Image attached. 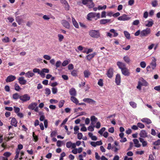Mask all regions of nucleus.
I'll return each mask as SVG.
<instances>
[{
    "instance_id": "obj_44",
    "label": "nucleus",
    "mask_w": 160,
    "mask_h": 160,
    "mask_svg": "<svg viewBox=\"0 0 160 160\" xmlns=\"http://www.w3.org/2000/svg\"><path fill=\"white\" fill-rule=\"evenodd\" d=\"M107 8V6L106 5H104L103 6L100 5H99L98 6V10L105 9Z\"/></svg>"
},
{
    "instance_id": "obj_42",
    "label": "nucleus",
    "mask_w": 160,
    "mask_h": 160,
    "mask_svg": "<svg viewBox=\"0 0 160 160\" xmlns=\"http://www.w3.org/2000/svg\"><path fill=\"white\" fill-rule=\"evenodd\" d=\"M77 71L76 70H73L71 72V75L74 76L76 77L77 76Z\"/></svg>"
},
{
    "instance_id": "obj_19",
    "label": "nucleus",
    "mask_w": 160,
    "mask_h": 160,
    "mask_svg": "<svg viewBox=\"0 0 160 160\" xmlns=\"http://www.w3.org/2000/svg\"><path fill=\"white\" fill-rule=\"evenodd\" d=\"M37 105V104L36 103L33 102L29 105L28 107V108L29 109L33 110Z\"/></svg>"
},
{
    "instance_id": "obj_49",
    "label": "nucleus",
    "mask_w": 160,
    "mask_h": 160,
    "mask_svg": "<svg viewBox=\"0 0 160 160\" xmlns=\"http://www.w3.org/2000/svg\"><path fill=\"white\" fill-rule=\"evenodd\" d=\"M105 129L106 128L104 127L102 128L100 130L98 131V133L102 135L103 132L105 131Z\"/></svg>"
},
{
    "instance_id": "obj_30",
    "label": "nucleus",
    "mask_w": 160,
    "mask_h": 160,
    "mask_svg": "<svg viewBox=\"0 0 160 160\" xmlns=\"http://www.w3.org/2000/svg\"><path fill=\"white\" fill-rule=\"evenodd\" d=\"M140 141L142 143V145L143 147H145L147 146V142L146 141L144 140V139L142 138H139Z\"/></svg>"
},
{
    "instance_id": "obj_56",
    "label": "nucleus",
    "mask_w": 160,
    "mask_h": 160,
    "mask_svg": "<svg viewBox=\"0 0 160 160\" xmlns=\"http://www.w3.org/2000/svg\"><path fill=\"white\" fill-rule=\"evenodd\" d=\"M11 154V153L9 152H6L3 154V155L8 158L9 157Z\"/></svg>"
},
{
    "instance_id": "obj_13",
    "label": "nucleus",
    "mask_w": 160,
    "mask_h": 160,
    "mask_svg": "<svg viewBox=\"0 0 160 160\" xmlns=\"http://www.w3.org/2000/svg\"><path fill=\"white\" fill-rule=\"evenodd\" d=\"M18 80L19 83L21 85H25L27 83V81L24 79V78L23 77H19Z\"/></svg>"
},
{
    "instance_id": "obj_46",
    "label": "nucleus",
    "mask_w": 160,
    "mask_h": 160,
    "mask_svg": "<svg viewBox=\"0 0 160 160\" xmlns=\"http://www.w3.org/2000/svg\"><path fill=\"white\" fill-rule=\"evenodd\" d=\"M45 93L47 94V96H48L51 93V91L49 88H46L45 89Z\"/></svg>"
},
{
    "instance_id": "obj_55",
    "label": "nucleus",
    "mask_w": 160,
    "mask_h": 160,
    "mask_svg": "<svg viewBox=\"0 0 160 160\" xmlns=\"http://www.w3.org/2000/svg\"><path fill=\"white\" fill-rule=\"evenodd\" d=\"M52 92L53 94H56L58 92V89L56 88H52Z\"/></svg>"
},
{
    "instance_id": "obj_60",
    "label": "nucleus",
    "mask_w": 160,
    "mask_h": 160,
    "mask_svg": "<svg viewBox=\"0 0 160 160\" xmlns=\"http://www.w3.org/2000/svg\"><path fill=\"white\" fill-rule=\"evenodd\" d=\"M82 133H78L77 135L78 138L79 139H81L82 138Z\"/></svg>"
},
{
    "instance_id": "obj_22",
    "label": "nucleus",
    "mask_w": 160,
    "mask_h": 160,
    "mask_svg": "<svg viewBox=\"0 0 160 160\" xmlns=\"http://www.w3.org/2000/svg\"><path fill=\"white\" fill-rule=\"evenodd\" d=\"M141 120L142 122L146 123L148 124H150L152 123L151 120L147 118H143Z\"/></svg>"
},
{
    "instance_id": "obj_50",
    "label": "nucleus",
    "mask_w": 160,
    "mask_h": 160,
    "mask_svg": "<svg viewBox=\"0 0 160 160\" xmlns=\"http://www.w3.org/2000/svg\"><path fill=\"white\" fill-rule=\"evenodd\" d=\"M19 153L20 151L18 150H16V155L14 158L15 159H17L18 158Z\"/></svg>"
},
{
    "instance_id": "obj_32",
    "label": "nucleus",
    "mask_w": 160,
    "mask_h": 160,
    "mask_svg": "<svg viewBox=\"0 0 160 160\" xmlns=\"http://www.w3.org/2000/svg\"><path fill=\"white\" fill-rule=\"evenodd\" d=\"M133 141L134 142V143L136 145L135 146V147L139 148L140 147V145L139 144H138L139 141L137 139H134L133 140Z\"/></svg>"
},
{
    "instance_id": "obj_37",
    "label": "nucleus",
    "mask_w": 160,
    "mask_h": 160,
    "mask_svg": "<svg viewBox=\"0 0 160 160\" xmlns=\"http://www.w3.org/2000/svg\"><path fill=\"white\" fill-rule=\"evenodd\" d=\"M32 136L33 138V140L35 142H37L38 140V137L35 134V133L34 132L32 133Z\"/></svg>"
},
{
    "instance_id": "obj_10",
    "label": "nucleus",
    "mask_w": 160,
    "mask_h": 160,
    "mask_svg": "<svg viewBox=\"0 0 160 160\" xmlns=\"http://www.w3.org/2000/svg\"><path fill=\"white\" fill-rule=\"evenodd\" d=\"M152 58L153 59H152V61L150 63V65L152 69L153 70L155 68L156 66V60L155 58L154 57H152Z\"/></svg>"
},
{
    "instance_id": "obj_54",
    "label": "nucleus",
    "mask_w": 160,
    "mask_h": 160,
    "mask_svg": "<svg viewBox=\"0 0 160 160\" xmlns=\"http://www.w3.org/2000/svg\"><path fill=\"white\" fill-rule=\"evenodd\" d=\"M14 112L17 113H18L20 111V108L18 107L14 106Z\"/></svg>"
},
{
    "instance_id": "obj_62",
    "label": "nucleus",
    "mask_w": 160,
    "mask_h": 160,
    "mask_svg": "<svg viewBox=\"0 0 160 160\" xmlns=\"http://www.w3.org/2000/svg\"><path fill=\"white\" fill-rule=\"evenodd\" d=\"M61 63V62L60 61H58L57 62L55 65L57 68L60 67Z\"/></svg>"
},
{
    "instance_id": "obj_27",
    "label": "nucleus",
    "mask_w": 160,
    "mask_h": 160,
    "mask_svg": "<svg viewBox=\"0 0 160 160\" xmlns=\"http://www.w3.org/2000/svg\"><path fill=\"white\" fill-rule=\"evenodd\" d=\"M84 76L86 78H88L91 75V73L88 70H85L83 72Z\"/></svg>"
},
{
    "instance_id": "obj_34",
    "label": "nucleus",
    "mask_w": 160,
    "mask_h": 160,
    "mask_svg": "<svg viewBox=\"0 0 160 160\" xmlns=\"http://www.w3.org/2000/svg\"><path fill=\"white\" fill-rule=\"evenodd\" d=\"M123 59L126 62L128 63H129L130 62V59L129 57L127 56L124 57Z\"/></svg>"
},
{
    "instance_id": "obj_24",
    "label": "nucleus",
    "mask_w": 160,
    "mask_h": 160,
    "mask_svg": "<svg viewBox=\"0 0 160 160\" xmlns=\"http://www.w3.org/2000/svg\"><path fill=\"white\" fill-rule=\"evenodd\" d=\"M83 100L84 102L88 103H95L96 102L90 98H84Z\"/></svg>"
},
{
    "instance_id": "obj_51",
    "label": "nucleus",
    "mask_w": 160,
    "mask_h": 160,
    "mask_svg": "<svg viewBox=\"0 0 160 160\" xmlns=\"http://www.w3.org/2000/svg\"><path fill=\"white\" fill-rule=\"evenodd\" d=\"M82 3L84 5H86L88 2H92L93 0H82Z\"/></svg>"
},
{
    "instance_id": "obj_23",
    "label": "nucleus",
    "mask_w": 160,
    "mask_h": 160,
    "mask_svg": "<svg viewBox=\"0 0 160 160\" xmlns=\"http://www.w3.org/2000/svg\"><path fill=\"white\" fill-rule=\"evenodd\" d=\"M34 75V74L31 71H29L25 73V76L26 78H30Z\"/></svg>"
},
{
    "instance_id": "obj_57",
    "label": "nucleus",
    "mask_w": 160,
    "mask_h": 160,
    "mask_svg": "<svg viewBox=\"0 0 160 160\" xmlns=\"http://www.w3.org/2000/svg\"><path fill=\"white\" fill-rule=\"evenodd\" d=\"M95 127V126H89L88 128V131L92 132L94 130V128Z\"/></svg>"
},
{
    "instance_id": "obj_38",
    "label": "nucleus",
    "mask_w": 160,
    "mask_h": 160,
    "mask_svg": "<svg viewBox=\"0 0 160 160\" xmlns=\"http://www.w3.org/2000/svg\"><path fill=\"white\" fill-rule=\"evenodd\" d=\"M65 101L64 100H61L59 103L58 107L59 108H62L63 105Z\"/></svg>"
},
{
    "instance_id": "obj_21",
    "label": "nucleus",
    "mask_w": 160,
    "mask_h": 160,
    "mask_svg": "<svg viewBox=\"0 0 160 160\" xmlns=\"http://www.w3.org/2000/svg\"><path fill=\"white\" fill-rule=\"evenodd\" d=\"M18 122L14 118H13L11 122V124L12 125L14 126L15 127H16L17 126Z\"/></svg>"
},
{
    "instance_id": "obj_61",
    "label": "nucleus",
    "mask_w": 160,
    "mask_h": 160,
    "mask_svg": "<svg viewBox=\"0 0 160 160\" xmlns=\"http://www.w3.org/2000/svg\"><path fill=\"white\" fill-rule=\"evenodd\" d=\"M43 58L47 60H50L51 59V57L50 56L48 55H44L43 56Z\"/></svg>"
},
{
    "instance_id": "obj_29",
    "label": "nucleus",
    "mask_w": 160,
    "mask_h": 160,
    "mask_svg": "<svg viewBox=\"0 0 160 160\" xmlns=\"http://www.w3.org/2000/svg\"><path fill=\"white\" fill-rule=\"evenodd\" d=\"M109 31L110 32L113 33V37H116L118 35V33L117 32L116 30H115V29H110Z\"/></svg>"
},
{
    "instance_id": "obj_63",
    "label": "nucleus",
    "mask_w": 160,
    "mask_h": 160,
    "mask_svg": "<svg viewBox=\"0 0 160 160\" xmlns=\"http://www.w3.org/2000/svg\"><path fill=\"white\" fill-rule=\"evenodd\" d=\"M57 132L56 131H54L52 132L50 134V136L51 137L55 136L56 135Z\"/></svg>"
},
{
    "instance_id": "obj_40",
    "label": "nucleus",
    "mask_w": 160,
    "mask_h": 160,
    "mask_svg": "<svg viewBox=\"0 0 160 160\" xmlns=\"http://www.w3.org/2000/svg\"><path fill=\"white\" fill-rule=\"evenodd\" d=\"M14 89L16 90L17 91H19L21 89V88L20 86L17 83H16L15 84Z\"/></svg>"
},
{
    "instance_id": "obj_5",
    "label": "nucleus",
    "mask_w": 160,
    "mask_h": 160,
    "mask_svg": "<svg viewBox=\"0 0 160 160\" xmlns=\"http://www.w3.org/2000/svg\"><path fill=\"white\" fill-rule=\"evenodd\" d=\"M130 19V18L128 17V16L125 14H124L118 18V19L120 21H127Z\"/></svg>"
},
{
    "instance_id": "obj_45",
    "label": "nucleus",
    "mask_w": 160,
    "mask_h": 160,
    "mask_svg": "<svg viewBox=\"0 0 160 160\" xmlns=\"http://www.w3.org/2000/svg\"><path fill=\"white\" fill-rule=\"evenodd\" d=\"M153 145L156 146H158L160 145V139H158L157 140L153 142Z\"/></svg>"
},
{
    "instance_id": "obj_3",
    "label": "nucleus",
    "mask_w": 160,
    "mask_h": 160,
    "mask_svg": "<svg viewBox=\"0 0 160 160\" xmlns=\"http://www.w3.org/2000/svg\"><path fill=\"white\" fill-rule=\"evenodd\" d=\"M151 30L150 28H147L141 32L140 37H147L151 33Z\"/></svg>"
},
{
    "instance_id": "obj_15",
    "label": "nucleus",
    "mask_w": 160,
    "mask_h": 160,
    "mask_svg": "<svg viewBox=\"0 0 160 160\" xmlns=\"http://www.w3.org/2000/svg\"><path fill=\"white\" fill-rule=\"evenodd\" d=\"M115 82L117 85H119L121 82V76L119 74H117L116 75Z\"/></svg>"
},
{
    "instance_id": "obj_17",
    "label": "nucleus",
    "mask_w": 160,
    "mask_h": 160,
    "mask_svg": "<svg viewBox=\"0 0 160 160\" xmlns=\"http://www.w3.org/2000/svg\"><path fill=\"white\" fill-rule=\"evenodd\" d=\"M110 19H102L100 21V24H105L108 23H110Z\"/></svg>"
},
{
    "instance_id": "obj_53",
    "label": "nucleus",
    "mask_w": 160,
    "mask_h": 160,
    "mask_svg": "<svg viewBox=\"0 0 160 160\" xmlns=\"http://www.w3.org/2000/svg\"><path fill=\"white\" fill-rule=\"evenodd\" d=\"M98 120V118L94 116H92L91 117V121L97 122Z\"/></svg>"
},
{
    "instance_id": "obj_52",
    "label": "nucleus",
    "mask_w": 160,
    "mask_h": 160,
    "mask_svg": "<svg viewBox=\"0 0 160 160\" xmlns=\"http://www.w3.org/2000/svg\"><path fill=\"white\" fill-rule=\"evenodd\" d=\"M140 65L142 68H144L146 66V63L145 62L142 61L140 63Z\"/></svg>"
},
{
    "instance_id": "obj_28",
    "label": "nucleus",
    "mask_w": 160,
    "mask_h": 160,
    "mask_svg": "<svg viewBox=\"0 0 160 160\" xmlns=\"http://www.w3.org/2000/svg\"><path fill=\"white\" fill-rule=\"evenodd\" d=\"M139 82L140 83V84H141L142 86H147L148 85V82L143 78H142L141 81H139Z\"/></svg>"
},
{
    "instance_id": "obj_43",
    "label": "nucleus",
    "mask_w": 160,
    "mask_h": 160,
    "mask_svg": "<svg viewBox=\"0 0 160 160\" xmlns=\"http://www.w3.org/2000/svg\"><path fill=\"white\" fill-rule=\"evenodd\" d=\"M158 4V2L156 0H154L152 2V4L153 7H156Z\"/></svg>"
},
{
    "instance_id": "obj_7",
    "label": "nucleus",
    "mask_w": 160,
    "mask_h": 160,
    "mask_svg": "<svg viewBox=\"0 0 160 160\" xmlns=\"http://www.w3.org/2000/svg\"><path fill=\"white\" fill-rule=\"evenodd\" d=\"M62 24L63 27L69 29L70 28V25L69 23L65 20H63L62 21Z\"/></svg>"
},
{
    "instance_id": "obj_31",
    "label": "nucleus",
    "mask_w": 160,
    "mask_h": 160,
    "mask_svg": "<svg viewBox=\"0 0 160 160\" xmlns=\"http://www.w3.org/2000/svg\"><path fill=\"white\" fill-rule=\"evenodd\" d=\"M148 23L146 24L145 26L146 27H152L153 24V21L151 19V21H148Z\"/></svg>"
},
{
    "instance_id": "obj_48",
    "label": "nucleus",
    "mask_w": 160,
    "mask_h": 160,
    "mask_svg": "<svg viewBox=\"0 0 160 160\" xmlns=\"http://www.w3.org/2000/svg\"><path fill=\"white\" fill-rule=\"evenodd\" d=\"M137 126L140 128H144L145 127L144 125L140 122H138L137 124Z\"/></svg>"
},
{
    "instance_id": "obj_8",
    "label": "nucleus",
    "mask_w": 160,
    "mask_h": 160,
    "mask_svg": "<svg viewBox=\"0 0 160 160\" xmlns=\"http://www.w3.org/2000/svg\"><path fill=\"white\" fill-rule=\"evenodd\" d=\"M121 70L122 73L124 76H128L129 75L130 73L129 70L126 67Z\"/></svg>"
},
{
    "instance_id": "obj_36",
    "label": "nucleus",
    "mask_w": 160,
    "mask_h": 160,
    "mask_svg": "<svg viewBox=\"0 0 160 160\" xmlns=\"http://www.w3.org/2000/svg\"><path fill=\"white\" fill-rule=\"evenodd\" d=\"M124 33L125 37L128 39H129L130 38V34L127 31H124Z\"/></svg>"
},
{
    "instance_id": "obj_1",
    "label": "nucleus",
    "mask_w": 160,
    "mask_h": 160,
    "mask_svg": "<svg viewBox=\"0 0 160 160\" xmlns=\"http://www.w3.org/2000/svg\"><path fill=\"white\" fill-rule=\"evenodd\" d=\"M89 35L92 38H98L101 37V34L99 30L92 29L88 32Z\"/></svg>"
},
{
    "instance_id": "obj_58",
    "label": "nucleus",
    "mask_w": 160,
    "mask_h": 160,
    "mask_svg": "<svg viewBox=\"0 0 160 160\" xmlns=\"http://www.w3.org/2000/svg\"><path fill=\"white\" fill-rule=\"evenodd\" d=\"M69 63L68 61L67 60L64 61L62 63V66L63 67L66 66Z\"/></svg>"
},
{
    "instance_id": "obj_16",
    "label": "nucleus",
    "mask_w": 160,
    "mask_h": 160,
    "mask_svg": "<svg viewBox=\"0 0 160 160\" xmlns=\"http://www.w3.org/2000/svg\"><path fill=\"white\" fill-rule=\"evenodd\" d=\"M97 54L96 52H94L91 54H89L87 55L86 56L87 59L89 61L91 60L97 55Z\"/></svg>"
},
{
    "instance_id": "obj_35",
    "label": "nucleus",
    "mask_w": 160,
    "mask_h": 160,
    "mask_svg": "<svg viewBox=\"0 0 160 160\" xmlns=\"http://www.w3.org/2000/svg\"><path fill=\"white\" fill-rule=\"evenodd\" d=\"M129 104L131 106H132L133 108H136L137 107V104L134 102H129Z\"/></svg>"
},
{
    "instance_id": "obj_33",
    "label": "nucleus",
    "mask_w": 160,
    "mask_h": 160,
    "mask_svg": "<svg viewBox=\"0 0 160 160\" xmlns=\"http://www.w3.org/2000/svg\"><path fill=\"white\" fill-rule=\"evenodd\" d=\"M20 96L19 95L18 93H16L13 95V98L15 100H17L18 98L20 99Z\"/></svg>"
},
{
    "instance_id": "obj_26",
    "label": "nucleus",
    "mask_w": 160,
    "mask_h": 160,
    "mask_svg": "<svg viewBox=\"0 0 160 160\" xmlns=\"http://www.w3.org/2000/svg\"><path fill=\"white\" fill-rule=\"evenodd\" d=\"M75 97V96H71L70 98V100L73 103H75L77 105L78 103V101Z\"/></svg>"
},
{
    "instance_id": "obj_25",
    "label": "nucleus",
    "mask_w": 160,
    "mask_h": 160,
    "mask_svg": "<svg viewBox=\"0 0 160 160\" xmlns=\"http://www.w3.org/2000/svg\"><path fill=\"white\" fill-rule=\"evenodd\" d=\"M72 23L74 26L77 28H79V25L77 22L73 17H72Z\"/></svg>"
},
{
    "instance_id": "obj_64",
    "label": "nucleus",
    "mask_w": 160,
    "mask_h": 160,
    "mask_svg": "<svg viewBox=\"0 0 160 160\" xmlns=\"http://www.w3.org/2000/svg\"><path fill=\"white\" fill-rule=\"evenodd\" d=\"M50 102L51 103H56L58 102V101L56 100L51 99L50 100Z\"/></svg>"
},
{
    "instance_id": "obj_2",
    "label": "nucleus",
    "mask_w": 160,
    "mask_h": 160,
    "mask_svg": "<svg viewBox=\"0 0 160 160\" xmlns=\"http://www.w3.org/2000/svg\"><path fill=\"white\" fill-rule=\"evenodd\" d=\"M87 19L89 21H91V18H94L95 20L100 18V13L91 12L89 13L87 16Z\"/></svg>"
},
{
    "instance_id": "obj_47",
    "label": "nucleus",
    "mask_w": 160,
    "mask_h": 160,
    "mask_svg": "<svg viewBox=\"0 0 160 160\" xmlns=\"http://www.w3.org/2000/svg\"><path fill=\"white\" fill-rule=\"evenodd\" d=\"M98 84L99 86L102 87L103 85V80L101 79H99L98 82Z\"/></svg>"
},
{
    "instance_id": "obj_12",
    "label": "nucleus",
    "mask_w": 160,
    "mask_h": 160,
    "mask_svg": "<svg viewBox=\"0 0 160 160\" xmlns=\"http://www.w3.org/2000/svg\"><path fill=\"white\" fill-rule=\"evenodd\" d=\"M107 75L109 78H111L113 75V69L112 68H109L107 72Z\"/></svg>"
},
{
    "instance_id": "obj_59",
    "label": "nucleus",
    "mask_w": 160,
    "mask_h": 160,
    "mask_svg": "<svg viewBox=\"0 0 160 160\" xmlns=\"http://www.w3.org/2000/svg\"><path fill=\"white\" fill-rule=\"evenodd\" d=\"M139 23V20H136L135 21H134L132 23V24L134 25H138Z\"/></svg>"
},
{
    "instance_id": "obj_20",
    "label": "nucleus",
    "mask_w": 160,
    "mask_h": 160,
    "mask_svg": "<svg viewBox=\"0 0 160 160\" xmlns=\"http://www.w3.org/2000/svg\"><path fill=\"white\" fill-rule=\"evenodd\" d=\"M147 134L145 130H142L140 133L139 135L141 137L145 138L147 137Z\"/></svg>"
},
{
    "instance_id": "obj_41",
    "label": "nucleus",
    "mask_w": 160,
    "mask_h": 160,
    "mask_svg": "<svg viewBox=\"0 0 160 160\" xmlns=\"http://www.w3.org/2000/svg\"><path fill=\"white\" fill-rule=\"evenodd\" d=\"M13 134V133H12L11 132H9L8 133V135L9 136L8 137V140L9 141L12 139L13 137V136H12Z\"/></svg>"
},
{
    "instance_id": "obj_14",
    "label": "nucleus",
    "mask_w": 160,
    "mask_h": 160,
    "mask_svg": "<svg viewBox=\"0 0 160 160\" xmlns=\"http://www.w3.org/2000/svg\"><path fill=\"white\" fill-rule=\"evenodd\" d=\"M69 93L72 96H76L77 95L76 91L74 88H72L70 89Z\"/></svg>"
},
{
    "instance_id": "obj_6",
    "label": "nucleus",
    "mask_w": 160,
    "mask_h": 160,
    "mask_svg": "<svg viewBox=\"0 0 160 160\" xmlns=\"http://www.w3.org/2000/svg\"><path fill=\"white\" fill-rule=\"evenodd\" d=\"M16 79V77L12 75H10L8 76L6 79V81L7 82H10L14 81Z\"/></svg>"
},
{
    "instance_id": "obj_9",
    "label": "nucleus",
    "mask_w": 160,
    "mask_h": 160,
    "mask_svg": "<svg viewBox=\"0 0 160 160\" xmlns=\"http://www.w3.org/2000/svg\"><path fill=\"white\" fill-rule=\"evenodd\" d=\"M117 65L121 70L126 67V65L124 63L119 61L117 62Z\"/></svg>"
},
{
    "instance_id": "obj_11",
    "label": "nucleus",
    "mask_w": 160,
    "mask_h": 160,
    "mask_svg": "<svg viewBox=\"0 0 160 160\" xmlns=\"http://www.w3.org/2000/svg\"><path fill=\"white\" fill-rule=\"evenodd\" d=\"M66 147L68 148H70L72 147L73 148H76V145L75 143H72L71 142H68L66 143Z\"/></svg>"
},
{
    "instance_id": "obj_39",
    "label": "nucleus",
    "mask_w": 160,
    "mask_h": 160,
    "mask_svg": "<svg viewBox=\"0 0 160 160\" xmlns=\"http://www.w3.org/2000/svg\"><path fill=\"white\" fill-rule=\"evenodd\" d=\"M58 40L60 42H62L64 39V36L61 34H58Z\"/></svg>"
},
{
    "instance_id": "obj_18",
    "label": "nucleus",
    "mask_w": 160,
    "mask_h": 160,
    "mask_svg": "<svg viewBox=\"0 0 160 160\" xmlns=\"http://www.w3.org/2000/svg\"><path fill=\"white\" fill-rule=\"evenodd\" d=\"M16 21L19 25H21L23 22V20L21 18L20 16H18L16 17Z\"/></svg>"
},
{
    "instance_id": "obj_4",
    "label": "nucleus",
    "mask_w": 160,
    "mask_h": 160,
    "mask_svg": "<svg viewBox=\"0 0 160 160\" xmlns=\"http://www.w3.org/2000/svg\"><path fill=\"white\" fill-rule=\"evenodd\" d=\"M30 99V97L27 94H25L21 96L20 98V100L22 101L23 102L29 101Z\"/></svg>"
}]
</instances>
